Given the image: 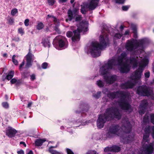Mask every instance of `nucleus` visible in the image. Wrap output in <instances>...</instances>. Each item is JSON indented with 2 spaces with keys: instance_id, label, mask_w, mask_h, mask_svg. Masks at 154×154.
Returning <instances> with one entry per match:
<instances>
[{
  "instance_id": "62",
  "label": "nucleus",
  "mask_w": 154,
  "mask_h": 154,
  "mask_svg": "<svg viewBox=\"0 0 154 154\" xmlns=\"http://www.w3.org/2000/svg\"><path fill=\"white\" fill-rule=\"evenodd\" d=\"M153 83L154 82V80H153Z\"/></svg>"
},
{
  "instance_id": "46",
  "label": "nucleus",
  "mask_w": 154,
  "mask_h": 154,
  "mask_svg": "<svg viewBox=\"0 0 154 154\" xmlns=\"http://www.w3.org/2000/svg\"><path fill=\"white\" fill-rule=\"evenodd\" d=\"M9 22L11 24L14 23V20L13 19L11 18L9 19Z\"/></svg>"
},
{
  "instance_id": "30",
  "label": "nucleus",
  "mask_w": 154,
  "mask_h": 154,
  "mask_svg": "<svg viewBox=\"0 0 154 154\" xmlns=\"http://www.w3.org/2000/svg\"><path fill=\"white\" fill-rule=\"evenodd\" d=\"M149 120L148 116L147 115H145L143 119V122L144 123H146L148 122Z\"/></svg>"
},
{
  "instance_id": "18",
  "label": "nucleus",
  "mask_w": 154,
  "mask_h": 154,
  "mask_svg": "<svg viewBox=\"0 0 154 154\" xmlns=\"http://www.w3.org/2000/svg\"><path fill=\"white\" fill-rule=\"evenodd\" d=\"M44 46L45 47H49L50 43L49 40L48 38H46L43 40L42 42Z\"/></svg>"
},
{
  "instance_id": "43",
  "label": "nucleus",
  "mask_w": 154,
  "mask_h": 154,
  "mask_svg": "<svg viewBox=\"0 0 154 154\" xmlns=\"http://www.w3.org/2000/svg\"><path fill=\"white\" fill-rule=\"evenodd\" d=\"M111 147H107L105 148L104 149V151L105 152H107L108 151H111Z\"/></svg>"
},
{
  "instance_id": "17",
  "label": "nucleus",
  "mask_w": 154,
  "mask_h": 154,
  "mask_svg": "<svg viewBox=\"0 0 154 154\" xmlns=\"http://www.w3.org/2000/svg\"><path fill=\"white\" fill-rule=\"evenodd\" d=\"M111 151L113 152H118L120 150V147L117 146H113L111 147Z\"/></svg>"
},
{
  "instance_id": "29",
  "label": "nucleus",
  "mask_w": 154,
  "mask_h": 154,
  "mask_svg": "<svg viewBox=\"0 0 154 154\" xmlns=\"http://www.w3.org/2000/svg\"><path fill=\"white\" fill-rule=\"evenodd\" d=\"M126 0H115L116 2L119 4H123Z\"/></svg>"
},
{
  "instance_id": "44",
  "label": "nucleus",
  "mask_w": 154,
  "mask_h": 154,
  "mask_svg": "<svg viewBox=\"0 0 154 154\" xmlns=\"http://www.w3.org/2000/svg\"><path fill=\"white\" fill-rule=\"evenodd\" d=\"M16 81H17V80L15 79H12L10 81L11 82L12 84H14V83H16Z\"/></svg>"
},
{
  "instance_id": "31",
  "label": "nucleus",
  "mask_w": 154,
  "mask_h": 154,
  "mask_svg": "<svg viewBox=\"0 0 154 154\" xmlns=\"http://www.w3.org/2000/svg\"><path fill=\"white\" fill-rule=\"evenodd\" d=\"M47 1L49 5H53L55 2L54 0H47Z\"/></svg>"
},
{
  "instance_id": "20",
  "label": "nucleus",
  "mask_w": 154,
  "mask_h": 154,
  "mask_svg": "<svg viewBox=\"0 0 154 154\" xmlns=\"http://www.w3.org/2000/svg\"><path fill=\"white\" fill-rule=\"evenodd\" d=\"M48 18H50L51 20H53L55 23H59V20L54 16H50L49 15H48Z\"/></svg>"
},
{
  "instance_id": "55",
  "label": "nucleus",
  "mask_w": 154,
  "mask_h": 154,
  "mask_svg": "<svg viewBox=\"0 0 154 154\" xmlns=\"http://www.w3.org/2000/svg\"><path fill=\"white\" fill-rule=\"evenodd\" d=\"M123 28H124V27L123 26H122V25L120 27V29L121 30H122L123 29Z\"/></svg>"
},
{
  "instance_id": "48",
  "label": "nucleus",
  "mask_w": 154,
  "mask_h": 154,
  "mask_svg": "<svg viewBox=\"0 0 154 154\" xmlns=\"http://www.w3.org/2000/svg\"><path fill=\"white\" fill-rule=\"evenodd\" d=\"M25 63V62L24 61H23L22 63L20 64V69L21 68L22 66L24 65V64Z\"/></svg>"
},
{
  "instance_id": "52",
  "label": "nucleus",
  "mask_w": 154,
  "mask_h": 154,
  "mask_svg": "<svg viewBox=\"0 0 154 154\" xmlns=\"http://www.w3.org/2000/svg\"><path fill=\"white\" fill-rule=\"evenodd\" d=\"M129 33V31L127 30L125 32V33H124V35H128Z\"/></svg>"
},
{
  "instance_id": "58",
  "label": "nucleus",
  "mask_w": 154,
  "mask_h": 154,
  "mask_svg": "<svg viewBox=\"0 0 154 154\" xmlns=\"http://www.w3.org/2000/svg\"><path fill=\"white\" fill-rule=\"evenodd\" d=\"M57 147V146H51L49 148L52 149V148H55Z\"/></svg>"
},
{
  "instance_id": "56",
  "label": "nucleus",
  "mask_w": 154,
  "mask_h": 154,
  "mask_svg": "<svg viewBox=\"0 0 154 154\" xmlns=\"http://www.w3.org/2000/svg\"><path fill=\"white\" fill-rule=\"evenodd\" d=\"M3 57H7V54L6 53L4 54H3Z\"/></svg>"
},
{
  "instance_id": "21",
  "label": "nucleus",
  "mask_w": 154,
  "mask_h": 154,
  "mask_svg": "<svg viewBox=\"0 0 154 154\" xmlns=\"http://www.w3.org/2000/svg\"><path fill=\"white\" fill-rule=\"evenodd\" d=\"M49 151L51 154H62L61 152L57 151L51 148H49Z\"/></svg>"
},
{
  "instance_id": "13",
  "label": "nucleus",
  "mask_w": 154,
  "mask_h": 154,
  "mask_svg": "<svg viewBox=\"0 0 154 154\" xmlns=\"http://www.w3.org/2000/svg\"><path fill=\"white\" fill-rule=\"evenodd\" d=\"M26 68H28L32 65V63L34 59V55L29 51L26 56Z\"/></svg>"
},
{
  "instance_id": "40",
  "label": "nucleus",
  "mask_w": 154,
  "mask_h": 154,
  "mask_svg": "<svg viewBox=\"0 0 154 154\" xmlns=\"http://www.w3.org/2000/svg\"><path fill=\"white\" fill-rule=\"evenodd\" d=\"M29 20L26 19L24 21V24L26 26H28L29 25Z\"/></svg>"
},
{
  "instance_id": "10",
  "label": "nucleus",
  "mask_w": 154,
  "mask_h": 154,
  "mask_svg": "<svg viewBox=\"0 0 154 154\" xmlns=\"http://www.w3.org/2000/svg\"><path fill=\"white\" fill-rule=\"evenodd\" d=\"M78 10L75 8L72 12L70 10H69L68 11V19L66 20V21L67 20L71 21L72 19L75 17V21H79L82 19L81 16L78 15Z\"/></svg>"
},
{
  "instance_id": "53",
  "label": "nucleus",
  "mask_w": 154,
  "mask_h": 154,
  "mask_svg": "<svg viewBox=\"0 0 154 154\" xmlns=\"http://www.w3.org/2000/svg\"><path fill=\"white\" fill-rule=\"evenodd\" d=\"M32 105V103H29L28 105H27V107H30Z\"/></svg>"
},
{
  "instance_id": "38",
  "label": "nucleus",
  "mask_w": 154,
  "mask_h": 154,
  "mask_svg": "<svg viewBox=\"0 0 154 154\" xmlns=\"http://www.w3.org/2000/svg\"><path fill=\"white\" fill-rule=\"evenodd\" d=\"M28 73L27 72H24L22 74V77L23 78H26L28 77Z\"/></svg>"
},
{
  "instance_id": "8",
  "label": "nucleus",
  "mask_w": 154,
  "mask_h": 154,
  "mask_svg": "<svg viewBox=\"0 0 154 154\" xmlns=\"http://www.w3.org/2000/svg\"><path fill=\"white\" fill-rule=\"evenodd\" d=\"M98 3V0H92L89 3L85 4L83 6H81V13L83 14H85L87 12L86 9H88L90 10L94 9L97 6Z\"/></svg>"
},
{
  "instance_id": "57",
  "label": "nucleus",
  "mask_w": 154,
  "mask_h": 154,
  "mask_svg": "<svg viewBox=\"0 0 154 154\" xmlns=\"http://www.w3.org/2000/svg\"><path fill=\"white\" fill-rule=\"evenodd\" d=\"M5 97L6 100H7L8 99V97L7 95H5Z\"/></svg>"
},
{
  "instance_id": "14",
  "label": "nucleus",
  "mask_w": 154,
  "mask_h": 154,
  "mask_svg": "<svg viewBox=\"0 0 154 154\" xmlns=\"http://www.w3.org/2000/svg\"><path fill=\"white\" fill-rule=\"evenodd\" d=\"M147 105V102L146 100H143L142 101L139 107V113L140 114L144 113Z\"/></svg>"
},
{
  "instance_id": "2",
  "label": "nucleus",
  "mask_w": 154,
  "mask_h": 154,
  "mask_svg": "<svg viewBox=\"0 0 154 154\" xmlns=\"http://www.w3.org/2000/svg\"><path fill=\"white\" fill-rule=\"evenodd\" d=\"M108 96L111 99L119 98V100L111 108H107L104 114L99 115L97 121V126L99 128H103L107 121L114 118L118 119L121 118V115L117 107L118 105L123 109L129 110L130 112L132 110L129 103L130 98L126 93L122 91L109 92Z\"/></svg>"
},
{
  "instance_id": "63",
  "label": "nucleus",
  "mask_w": 154,
  "mask_h": 154,
  "mask_svg": "<svg viewBox=\"0 0 154 154\" xmlns=\"http://www.w3.org/2000/svg\"><path fill=\"white\" fill-rule=\"evenodd\" d=\"M83 111H85V110H83Z\"/></svg>"
},
{
  "instance_id": "26",
  "label": "nucleus",
  "mask_w": 154,
  "mask_h": 154,
  "mask_svg": "<svg viewBox=\"0 0 154 154\" xmlns=\"http://www.w3.org/2000/svg\"><path fill=\"white\" fill-rule=\"evenodd\" d=\"M133 138V136L131 137V138H130V137H126L125 138V140H126V139L127 140V141L126 142L124 141V142L125 143H129L130 141L132 140Z\"/></svg>"
},
{
  "instance_id": "12",
  "label": "nucleus",
  "mask_w": 154,
  "mask_h": 154,
  "mask_svg": "<svg viewBox=\"0 0 154 154\" xmlns=\"http://www.w3.org/2000/svg\"><path fill=\"white\" fill-rule=\"evenodd\" d=\"M122 129L125 133L129 132L131 129V126L127 118H125L122 120Z\"/></svg>"
},
{
  "instance_id": "61",
  "label": "nucleus",
  "mask_w": 154,
  "mask_h": 154,
  "mask_svg": "<svg viewBox=\"0 0 154 154\" xmlns=\"http://www.w3.org/2000/svg\"><path fill=\"white\" fill-rule=\"evenodd\" d=\"M73 26H72L71 27V29H72V28H73Z\"/></svg>"
},
{
  "instance_id": "7",
  "label": "nucleus",
  "mask_w": 154,
  "mask_h": 154,
  "mask_svg": "<svg viewBox=\"0 0 154 154\" xmlns=\"http://www.w3.org/2000/svg\"><path fill=\"white\" fill-rule=\"evenodd\" d=\"M137 93L141 96H152V99L154 98L152 91L146 85L139 87L137 91Z\"/></svg>"
},
{
  "instance_id": "60",
  "label": "nucleus",
  "mask_w": 154,
  "mask_h": 154,
  "mask_svg": "<svg viewBox=\"0 0 154 154\" xmlns=\"http://www.w3.org/2000/svg\"><path fill=\"white\" fill-rule=\"evenodd\" d=\"M61 128L62 129L63 128V126H62L61 127Z\"/></svg>"
},
{
  "instance_id": "23",
  "label": "nucleus",
  "mask_w": 154,
  "mask_h": 154,
  "mask_svg": "<svg viewBox=\"0 0 154 154\" xmlns=\"http://www.w3.org/2000/svg\"><path fill=\"white\" fill-rule=\"evenodd\" d=\"M44 25L42 23L40 22L38 24L37 26V29L38 30L42 29L44 27Z\"/></svg>"
},
{
  "instance_id": "22",
  "label": "nucleus",
  "mask_w": 154,
  "mask_h": 154,
  "mask_svg": "<svg viewBox=\"0 0 154 154\" xmlns=\"http://www.w3.org/2000/svg\"><path fill=\"white\" fill-rule=\"evenodd\" d=\"M97 84L100 87H102L104 85V82L100 80L97 81Z\"/></svg>"
},
{
  "instance_id": "54",
  "label": "nucleus",
  "mask_w": 154,
  "mask_h": 154,
  "mask_svg": "<svg viewBox=\"0 0 154 154\" xmlns=\"http://www.w3.org/2000/svg\"><path fill=\"white\" fill-rule=\"evenodd\" d=\"M27 154H33V153L32 150H30L27 153Z\"/></svg>"
},
{
  "instance_id": "64",
  "label": "nucleus",
  "mask_w": 154,
  "mask_h": 154,
  "mask_svg": "<svg viewBox=\"0 0 154 154\" xmlns=\"http://www.w3.org/2000/svg\"><path fill=\"white\" fill-rule=\"evenodd\" d=\"M153 32H154V29L153 30Z\"/></svg>"
},
{
  "instance_id": "19",
  "label": "nucleus",
  "mask_w": 154,
  "mask_h": 154,
  "mask_svg": "<svg viewBox=\"0 0 154 154\" xmlns=\"http://www.w3.org/2000/svg\"><path fill=\"white\" fill-rule=\"evenodd\" d=\"M14 72L13 71H10L6 76V79L8 80H10L14 76Z\"/></svg>"
},
{
  "instance_id": "5",
  "label": "nucleus",
  "mask_w": 154,
  "mask_h": 154,
  "mask_svg": "<svg viewBox=\"0 0 154 154\" xmlns=\"http://www.w3.org/2000/svg\"><path fill=\"white\" fill-rule=\"evenodd\" d=\"M88 22L86 20H83L79 25H77L78 28L73 32L74 34L70 31H68L66 33V36L68 37L72 36V39L73 41L75 42L78 41L80 38V32L81 31L86 32L87 30Z\"/></svg>"
},
{
  "instance_id": "32",
  "label": "nucleus",
  "mask_w": 154,
  "mask_h": 154,
  "mask_svg": "<svg viewBox=\"0 0 154 154\" xmlns=\"http://www.w3.org/2000/svg\"><path fill=\"white\" fill-rule=\"evenodd\" d=\"M48 66V63H47L45 62L43 63L42 65V67L43 69L47 68Z\"/></svg>"
},
{
  "instance_id": "4",
  "label": "nucleus",
  "mask_w": 154,
  "mask_h": 154,
  "mask_svg": "<svg viewBox=\"0 0 154 154\" xmlns=\"http://www.w3.org/2000/svg\"><path fill=\"white\" fill-rule=\"evenodd\" d=\"M108 34L106 32H102V34L100 35L99 44L97 42H92L88 51V53H91L93 57H96L100 55L101 51L103 48H105L108 43L109 39Z\"/></svg>"
},
{
  "instance_id": "35",
  "label": "nucleus",
  "mask_w": 154,
  "mask_h": 154,
  "mask_svg": "<svg viewBox=\"0 0 154 154\" xmlns=\"http://www.w3.org/2000/svg\"><path fill=\"white\" fill-rule=\"evenodd\" d=\"M130 7L129 6H124L122 7V10L124 11H126L128 10Z\"/></svg>"
},
{
  "instance_id": "39",
  "label": "nucleus",
  "mask_w": 154,
  "mask_h": 154,
  "mask_svg": "<svg viewBox=\"0 0 154 154\" xmlns=\"http://www.w3.org/2000/svg\"><path fill=\"white\" fill-rule=\"evenodd\" d=\"M145 76L146 78H148L150 76V72L149 71H147L144 73Z\"/></svg>"
},
{
  "instance_id": "6",
  "label": "nucleus",
  "mask_w": 154,
  "mask_h": 154,
  "mask_svg": "<svg viewBox=\"0 0 154 154\" xmlns=\"http://www.w3.org/2000/svg\"><path fill=\"white\" fill-rule=\"evenodd\" d=\"M145 43V39H141L138 41L136 40L132 39L127 41L125 47L128 51H131L139 47L143 48V44Z\"/></svg>"
},
{
  "instance_id": "28",
  "label": "nucleus",
  "mask_w": 154,
  "mask_h": 154,
  "mask_svg": "<svg viewBox=\"0 0 154 154\" xmlns=\"http://www.w3.org/2000/svg\"><path fill=\"white\" fill-rule=\"evenodd\" d=\"M101 93L100 92H98L97 94H94L93 96L95 98L97 99L100 97Z\"/></svg>"
},
{
  "instance_id": "47",
  "label": "nucleus",
  "mask_w": 154,
  "mask_h": 154,
  "mask_svg": "<svg viewBox=\"0 0 154 154\" xmlns=\"http://www.w3.org/2000/svg\"><path fill=\"white\" fill-rule=\"evenodd\" d=\"M67 1V0H59V2L60 3H62L66 2Z\"/></svg>"
},
{
  "instance_id": "41",
  "label": "nucleus",
  "mask_w": 154,
  "mask_h": 154,
  "mask_svg": "<svg viewBox=\"0 0 154 154\" xmlns=\"http://www.w3.org/2000/svg\"><path fill=\"white\" fill-rule=\"evenodd\" d=\"M66 151L67 154H74L73 152L69 149H67Z\"/></svg>"
},
{
  "instance_id": "9",
  "label": "nucleus",
  "mask_w": 154,
  "mask_h": 154,
  "mask_svg": "<svg viewBox=\"0 0 154 154\" xmlns=\"http://www.w3.org/2000/svg\"><path fill=\"white\" fill-rule=\"evenodd\" d=\"M66 38L61 36L56 37L53 42V45L56 48L58 47V45L60 48L64 47L66 45Z\"/></svg>"
},
{
  "instance_id": "37",
  "label": "nucleus",
  "mask_w": 154,
  "mask_h": 154,
  "mask_svg": "<svg viewBox=\"0 0 154 154\" xmlns=\"http://www.w3.org/2000/svg\"><path fill=\"white\" fill-rule=\"evenodd\" d=\"M122 36V34L119 33H116L115 35V37L118 38H120Z\"/></svg>"
},
{
  "instance_id": "33",
  "label": "nucleus",
  "mask_w": 154,
  "mask_h": 154,
  "mask_svg": "<svg viewBox=\"0 0 154 154\" xmlns=\"http://www.w3.org/2000/svg\"><path fill=\"white\" fill-rule=\"evenodd\" d=\"M86 154H98L95 150H91L88 152Z\"/></svg>"
},
{
  "instance_id": "50",
  "label": "nucleus",
  "mask_w": 154,
  "mask_h": 154,
  "mask_svg": "<svg viewBox=\"0 0 154 154\" xmlns=\"http://www.w3.org/2000/svg\"><path fill=\"white\" fill-rule=\"evenodd\" d=\"M20 144L23 145L25 147H26V145L25 144V143L24 142H23V141L20 142Z\"/></svg>"
},
{
  "instance_id": "16",
  "label": "nucleus",
  "mask_w": 154,
  "mask_h": 154,
  "mask_svg": "<svg viewBox=\"0 0 154 154\" xmlns=\"http://www.w3.org/2000/svg\"><path fill=\"white\" fill-rule=\"evenodd\" d=\"M45 139H37L35 142V145L37 146H41L42 143L46 141Z\"/></svg>"
},
{
  "instance_id": "3",
  "label": "nucleus",
  "mask_w": 154,
  "mask_h": 154,
  "mask_svg": "<svg viewBox=\"0 0 154 154\" xmlns=\"http://www.w3.org/2000/svg\"><path fill=\"white\" fill-rule=\"evenodd\" d=\"M151 122L154 124V114H152L150 116ZM152 129V136L154 139V126L150 127L149 126H146L145 130V134L144 135L142 142L143 150L139 154H151L154 149V142L149 143V134ZM133 154H134L133 153Z\"/></svg>"
},
{
  "instance_id": "59",
  "label": "nucleus",
  "mask_w": 154,
  "mask_h": 154,
  "mask_svg": "<svg viewBox=\"0 0 154 154\" xmlns=\"http://www.w3.org/2000/svg\"><path fill=\"white\" fill-rule=\"evenodd\" d=\"M74 2V0H71L70 1V2L72 4Z\"/></svg>"
},
{
  "instance_id": "27",
  "label": "nucleus",
  "mask_w": 154,
  "mask_h": 154,
  "mask_svg": "<svg viewBox=\"0 0 154 154\" xmlns=\"http://www.w3.org/2000/svg\"><path fill=\"white\" fill-rule=\"evenodd\" d=\"M16 56L15 55H14L12 57V60L13 63L15 65H17L18 64L17 61L15 59Z\"/></svg>"
},
{
  "instance_id": "11",
  "label": "nucleus",
  "mask_w": 154,
  "mask_h": 154,
  "mask_svg": "<svg viewBox=\"0 0 154 154\" xmlns=\"http://www.w3.org/2000/svg\"><path fill=\"white\" fill-rule=\"evenodd\" d=\"M121 131V129L118 125H112L110 127L107 136L111 137L115 134L118 135Z\"/></svg>"
},
{
  "instance_id": "49",
  "label": "nucleus",
  "mask_w": 154,
  "mask_h": 154,
  "mask_svg": "<svg viewBox=\"0 0 154 154\" xmlns=\"http://www.w3.org/2000/svg\"><path fill=\"white\" fill-rule=\"evenodd\" d=\"M55 30L58 33H59L60 32V30L57 27H55Z\"/></svg>"
},
{
  "instance_id": "25",
  "label": "nucleus",
  "mask_w": 154,
  "mask_h": 154,
  "mask_svg": "<svg viewBox=\"0 0 154 154\" xmlns=\"http://www.w3.org/2000/svg\"><path fill=\"white\" fill-rule=\"evenodd\" d=\"M18 12L17 10V9H14L12 10L11 11V14L12 16H14Z\"/></svg>"
},
{
  "instance_id": "45",
  "label": "nucleus",
  "mask_w": 154,
  "mask_h": 154,
  "mask_svg": "<svg viewBox=\"0 0 154 154\" xmlns=\"http://www.w3.org/2000/svg\"><path fill=\"white\" fill-rule=\"evenodd\" d=\"M18 154H24V151L22 150H21L17 152Z\"/></svg>"
},
{
  "instance_id": "24",
  "label": "nucleus",
  "mask_w": 154,
  "mask_h": 154,
  "mask_svg": "<svg viewBox=\"0 0 154 154\" xmlns=\"http://www.w3.org/2000/svg\"><path fill=\"white\" fill-rule=\"evenodd\" d=\"M131 27L132 30H133V32L136 34L137 32V26L135 24H131Z\"/></svg>"
},
{
  "instance_id": "1",
  "label": "nucleus",
  "mask_w": 154,
  "mask_h": 154,
  "mask_svg": "<svg viewBox=\"0 0 154 154\" xmlns=\"http://www.w3.org/2000/svg\"><path fill=\"white\" fill-rule=\"evenodd\" d=\"M147 63L146 59H143L140 57H131L129 60L127 57V53L123 52L120 56L117 57L116 56L109 60L107 63L100 68L99 73L104 75L103 78L106 83L111 84L116 81L118 79L117 76L116 75H110L109 69L117 66L121 73H127L129 71L131 65L134 68L139 66L138 69L133 73L131 76V81H128L121 85V87L122 89L132 88L140 80L143 71Z\"/></svg>"
},
{
  "instance_id": "34",
  "label": "nucleus",
  "mask_w": 154,
  "mask_h": 154,
  "mask_svg": "<svg viewBox=\"0 0 154 154\" xmlns=\"http://www.w3.org/2000/svg\"><path fill=\"white\" fill-rule=\"evenodd\" d=\"M3 106L5 108H8L9 105L7 102H3L2 103Z\"/></svg>"
},
{
  "instance_id": "36",
  "label": "nucleus",
  "mask_w": 154,
  "mask_h": 154,
  "mask_svg": "<svg viewBox=\"0 0 154 154\" xmlns=\"http://www.w3.org/2000/svg\"><path fill=\"white\" fill-rule=\"evenodd\" d=\"M18 32L21 35H23L24 33L23 30L22 28H19L18 29Z\"/></svg>"
},
{
  "instance_id": "15",
  "label": "nucleus",
  "mask_w": 154,
  "mask_h": 154,
  "mask_svg": "<svg viewBox=\"0 0 154 154\" xmlns=\"http://www.w3.org/2000/svg\"><path fill=\"white\" fill-rule=\"evenodd\" d=\"M6 135L9 137L11 138L15 136L17 131L14 129L9 127L7 129L6 131Z\"/></svg>"
},
{
  "instance_id": "51",
  "label": "nucleus",
  "mask_w": 154,
  "mask_h": 154,
  "mask_svg": "<svg viewBox=\"0 0 154 154\" xmlns=\"http://www.w3.org/2000/svg\"><path fill=\"white\" fill-rule=\"evenodd\" d=\"M13 40L15 41L18 42L20 40V39L19 38H14Z\"/></svg>"
},
{
  "instance_id": "42",
  "label": "nucleus",
  "mask_w": 154,
  "mask_h": 154,
  "mask_svg": "<svg viewBox=\"0 0 154 154\" xmlns=\"http://www.w3.org/2000/svg\"><path fill=\"white\" fill-rule=\"evenodd\" d=\"M35 78V75L34 74H32L30 76V79L31 80H34Z\"/></svg>"
}]
</instances>
